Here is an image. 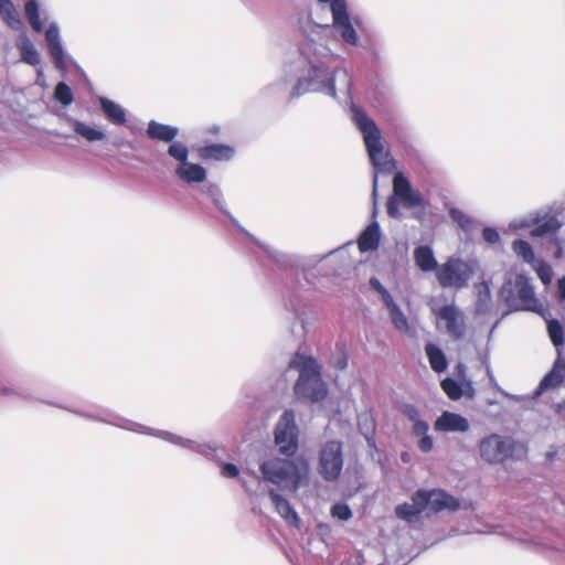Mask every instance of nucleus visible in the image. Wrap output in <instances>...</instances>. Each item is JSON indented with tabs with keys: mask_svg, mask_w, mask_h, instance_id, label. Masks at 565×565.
I'll return each instance as SVG.
<instances>
[{
	"mask_svg": "<svg viewBox=\"0 0 565 565\" xmlns=\"http://www.w3.org/2000/svg\"><path fill=\"white\" fill-rule=\"evenodd\" d=\"M339 60L340 55L330 47L315 41L288 53L284 61L285 79L297 75L290 98L317 93L338 103H352L353 78L345 66L338 64Z\"/></svg>",
	"mask_w": 565,
	"mask_h": 565,
	"instance_id": "1",
	"label": "nucleus"
},
{
	"mask_svg": "<svg viewBox=\"0 0 565 565\" xmlns=\"http://www.w3.org/2000/svg\"><path fill=\"white\" fill-rule=\"evenodd\" d=\"M351 118L363 135L370 161L376 171L373 178V196L375 198L377 194V173L393 172L396 168V161L392 157L391 151L385 149L382 134L376 122L363 109L352 105Z\"/></svg>",
	"mask_w": 565,
	"mask_h": 565,
	"instance_id": "2",
	"label": "nucleus"
},
{
	"mask_svg": "<svg viewBox=\"0 0 565 565\" xmlns=\"http://www.w3.org/2000/svg\"><path fill=\"white\" fill-rule=\"evenodd\" d=\"M289 366L299 371L295 385V394L299 399L312 403L324 399L328 388L322 380L320 365L313 358L297 353Z\"/></svg>",
	"mask_w": 565,
	"mask_h": 565,
	"instance_id": "3",
	"label": "nucleus"
},
{
	"mask_svg": "<svg viewBox=\"0 0 565 565\" xmlns=\"http://www.w3.org/2000/svg\"><path fill=\"white\" fill-rule=\"evenodd\" d=\"M72 412L75 414H78L81 416H84L86 418L93 419V420H98V422L116 425L121 428L132 430V431H136L139 434H147V435L158 437V438L163 439V440H166L170 444H173L175 446H179V447L192 450L196 454H200L207 459H212L214 457V452L216 451V447L211 444H201L195 440L181 437L179 435H175V434L167 431V430L152 429V428L142 426L137 423H131L128 420H124V423H116L108 418H104V417H100L95 414L81 413L77 411H72Z\"/></svg>",
	"mask_w": 565,
	"mask_h": 565,
	"instance_id": "4",
	"label": "nucleus"
},
{
	"mask_svg": "<svg viewBox=\"0 0 565 565\" xmlns=\"http://www.w3.org/2000/svg\"><path fill=\"white\" fill-rule=\"evenodd\" d=\"M480 458L490 465H503L508 460H521L526 456L525 446L509 436L490 434L478 444Z\"/></svg>",
	"mask_w": 565,
	"mask_h": 565,
	"instance_id": "5",
	"label": "nucleus"
},
{
	"mask_svg": "<svg viewBox=\"0 0 565 565\" xmlns=\"http://www.w3.org/2000/svg\"><path fill=\"white\" fill-rule=\"evenodd\" d=\"M477 269L476 260H465L451 256L440 264L436 273V279L443 289L461 290L469 286Z\"/></svg>",
	"mask_w": 565,
	"mask_h": 565,
	"instance_id": "6",
	"label": "nucleus"
},
{
	"mask_svg": "<svg viewBox=\"0 0 565 565\" xmlns=\"http://www.w3.org/2000/svg\"><path fill=\"white\" fill-rule=\"evenodd\" d=\"M260 471L265 480L292 493L298 491L306 476L294 461L280 458L265 460L260 465Z\"/></svg>",
	"mask_w": 565,
	"mask_h": 565,
	"instance_id": "7",
	"label": "nucleus"
},
{
	"mask_svg": "<svg viewBox=\"0 0 565 565\" xmlns=\"http://www.w3.org/2000/svg\"><path fill=\"white\" fill-rule=\"evenodd\" d=\"M547 331L553 345L555 347L557 356L553 363L551 371L542 379L536 395H541L544 391L559 387L565 381V359L563 358L564 347V329L559 321L551 320L547 323Z\"/></svg>",
	"mask_w": 565,
	"mask_h": 565,
	"instance_id": "8",
	"label": "nucleus"
},
{
	"mask_svg": "<svg viewBox=\"0 0 565 565\" xmlns=\"http://www.w3.org/2000/svg\"><path fill=\"white\" fill-rule=\"evenodd\" d=\"M344 465L343 443L328 440L321 445L318 455L317 471L326 482H337Z\"/></svg>",
	"mask_w": 565,
	"mask_h": 565,
	"instance_id": "9",
	"label": "nucleus"
},
{
	"mask_svg": "<svg viewBox=\"0 0 565 565\" xmlns=\"http://www.w3.org/2000/svg\"><path fill=\"white\" fill-rule=\"evenodd\" d=\"M321 3L330 2V10L332 14V23L326 24V30L333 29L340 36L345 45L360 46L361 38L353 25L352 19L348 11L345 0H318Z\"/></svg>",
	"mask_w": 565,
	"mask_h": 565,
	"instance_id": "10",
	"label": "nucleus"
},
{
	"mask_svg": "<svg viewBox=\"0 0 565 565\" xmlns=\"http://www.w3.org/2000/svg\"><path fill=\"white\" fill-rule=\"evenodd\" d=\"M167 153L178 161L174 173L182 182L194 185L203 183L206 180V169L199 163L189 161L190 152L186 145L183 142H173L168 147Z\"/></svg>",
	"mask_w": 565,
	"mask_h": 565,
	"instance_id": "11",
	"label": "nucleus"
},
{
	"mask_svg": "<svg viewBox=\"0 0 565 565\" xmlns=\"http://www.w3.org/2000/svg\"><path fill=\"white\" fill-rule=\"evenodd\" d=\"M298 433L299 429L294 411H285L275 428V443L280 454L294 456L297 452Z\"/></svg>",
	"mask_w": 565,
	"mask_h": 565,
	"instance_id": "12",
	"label": "nucleus"
},
{
	"mask_svg": "<svg viewBox=\"0 0 565 565\" xmlns=\"http://www.w3.org/2000/svg\"><path fill=\"white\" fill-rule=\"evenodd\" d=\"M563 226V220L550 207L536 210V220L534 227L530 231V237L533 239L547 241L551 245Z\"/></svg>",
	"mask_w": 565,
	"mask_h": 565,
	"instance_id": "13",
	"label": "nucleus"
},
{
	"mask_svg": "<svg viewBox=\"0 0 565 565\" xmlns=\"http://www.w3.org/2000/svg\"><path fill=\"white\" fill-rule=\"evenodd\" d=\"M507 291V287L503 288V292ZM516 294L520 305L519 309L537 311L540 307L539 299L535 296L534 287L531 279L523 275L518 274L514 280V288L508 290L505 300L510 306H513V294Z\"/></svg>",
	"mask_w": 565,
	"mask_h": 565,
	"instance_id": "14",
	"label": "nucleus"
},
{
	"mask_svg": "<svg viewBox=\"0 0 565 565\" xmlns=\"http://www.w3.org/2000/svg\"><path fill=\"white\" fill-rule=\"evenodd\" d=\"M252 241H254L266 254L267 256L277 264V266L281 269H291V268H299L301 267L305 269L307 266L311 264H317L318 262H321L326 256H322L320 258H308V259H301L297 255L286 254L282 253L273 246L262 243L257 241L252 234L248 232H244Z\"/></svg>",
	"mask_w": 565,
	"mask_h": 565,
	"instance_id": "15",
	"label": "nucleus"
},
{
	"mask_svg": "<svg viewBox=\"0 0 565 565\" xmlns=\"http://www.w3.org/2000/svg\"><path fill=\"white\" fill-rule=\"evenodd\" d=\"M437 318L445 323L446 332L454 340H461L466 334L463 313L454 305H446L438 309Z\"/></svg>",
	"mask_w": 565,
	"mask_h": 565,
	"instance_id": "16",
	"label": "nucleus"
},
{
	"mask_svg": "<svg viewBox=\"0 0 565 565\" xmlns=\"http://www.w3.org/2000/svg\"><path fill=\"white\" fill-rule=\"evenodd\" d=\"M393 194L406 209L422 206L424 203L423 195L417 190L413 189L403 172H397L394 175Z\"/></svg>",
	"mask_w": 565,
	"mask_h": 565,
	"instance_id": "17",
	"label": "nucleus"
},
{
	"mask_svg": "<svg viewBox=\"0 0 565 565\" xmlns=\"http://www.w3.org/2000/svg\"><path fill=\"white\" fill-rule=\"evenodd\" d=\"M45 40L55 67L62 72H66V54L61 41L60 26L56 22H52L49 25L45 32Z\"/></svg>",
	"mask_w": 565,
	"mask_h": 565,
	"instance_id": "18",
	"label": "nucleus"
},
{
	"mask_svg": "<svg viewBox=\"0 0 565 565\" xmlns=\"http://www.w3.org/2000/svg\"><path fill=\"white\" fill-rule=\"evenodd\" d=\"M424 500L426 502V510L433 512H440L444 510L457 511L460 508V502L455 497L448 494L444 490H424Z\"/></svg>",
	"mask_w": 565,
	"mask_h": 565,
	"instance_id": "19",
	"label": "nucleus"
},
{
	"mask_svg": "<svg viewBox=\"0 0 565 565\" xmlns=\"http://www.w3.org/2000/svg\"><path fill=\"white\" fill-rule=\"evenodd\" d=\"M424 490H417L412 495L411 503L398 504L395 508V515L397 519L407 523H413L419 520L420 514L426 511V502L424 500Z\"/></svg>",
	"mask_w": 565,
	"mask_h": 565,
	"instance_id": "20",
	"label": "nucleus"
},
{
	"mask_svg": "<svg viewBox=\"0 0 565 565\" xmlns=\"http://www.w3.org/2000/svg\"><path fill=\"white\" fill-rule=\"evenodd\" d=\"M434 429L440 433H467L470 429V424L462 415L444 411L435 420Z\"/></svg>",
	"mask_w": 565,
	"mask_h": 565,
	"instance_id": "21",
	"label": "nucleus"
},
{
	"mask_svg": "<svg viewBox=\"0 0 565 565\" xmlns=\"http://www.w3.org/2000/svg\"><path fill=\"white\" fill-rule=\"evenodd\" d=\"M268 495L275 507L276 512L291 526L299 529L301 520L290 504V502L280 495L275 489L268 491Z\"/></svg>",
	"mask_w": 565,
	"mask_h": 565,
	"instance_id": "22",
	"label": "nucleus"
},
{
	"mask_svg": "<svg viewBox=\"0 0 565 565\" xmlns=\"http://www.w3.org/2000/svg\"><path fill=\"white\" fill-rule=\"evenodd\" d=\"M394 328L405 334L413 335L414 327L394 298L384 305Z\"/></svg>",
	"mask_w": 565,
	"mask_h": 565,
	"instance_id": "23",
	"label": "nucleus"
},
{
	"mask_svg": "<svg viewBox=\"0 0 565 565\" xmlns=\"http://www.w3.org/2000/svg\"><path fill=\"white\" fill-rule=\"evenodd\" d=\"M178 135V127L161 124L156 120H150L147 127V136L150 139L167 142L169 146L175 142L174 139Z\"/></svg>",
	"mask_w": 565,
	"mask_h": 565,
	"instance_id": "24",
	"label": "nucleus"
},
{
	"mask_svg": "<svg viewBox=\"0 0 565 565\" xmlns=\"http://www.w3.org/2000/svg\"><path fill=\"white\" fill-rule=\"evenodd\" d=\"M414 260L416 266L423 273L435 271L436 274L440 266L435 257L433 248L428 245H420L414 249Z\"/></svg>",
	"mask_w": 565,
	"mask_h": 565,
	"instance_id": "25",
	"label": "nucleus"
},
{
	"mask_svg": "<svg viewBox=\"0 0 565 565\" xmlns=\"http://www.w3.org/2000/svg\"><path fill=\"white\" fill-rule=\"evenodd\" d=\"M234 154L233 147L222 143H210L199 149V156L203 160L228 161Z\"/></svg>",
	"mask_w": 565,
	"mask_h": 565,
	"instance_id": "26",
	"label": "nucleus"
},
{
	"mask_svg": "<svg viewBox=\"0 0 565 565\" xmlns=\"http://www.w3.org/2000/svg\"><path fill=\"white\" fill-rule=\"evenodd\" d=\"M381 231L376 221L372 222L360 235L359 249L362 253L376 250L380 245Z\"/></svg>",
	"mask_w": 565,
	"mask_h": 565,
	"instance_id": "27",
	"label": "nucleus"
},
{
	"mask_svg": "<svg viewBox=\"0 0 565 565\" xmlns=\"http://www.w3.org/2000/svg\"><path fill=\"white\" fill-rule=\"evenodd\" d=\"M98 102L103 113L110 122L114 125H125L127 122L126 109L121 105L106 97H99Z\"/></svg>",
	"mask_w": 565,
	"mask_h": 565,
	"instance_id": "28",
	"label": "nucleus"
},
{
	"mask_svg": "<svg viewBox=\"0 0 565 565\" xmlns=\"http://www.w3.org/2000/svg\"><path fill=\"white\" fill-rule=\"evenodd\" d=\"M201 191L212 200V202L214 203L216 209H218L222 213L227 215L230 217V220L235 225H237L242 232H245V230L239 226L237 220L226 209L222 189L217 184H215V183L205 184L201 188Z\"/></svg>",
	"mask_w": 565,
	"mask_h": 565,
	"instance_id": "29",
	"label": "nucleus"
},
{
	"mask_svg": "<svg viewBox=\"0 0 565 565\" xmlns=\"http://www.w3.org/2000/svg\"><path fill=\"white\" fill-rule=\"evenodd\" d=\"M429 424L424 419L412 425L411 434L417 439L418 449L422 452H430L434 448V438L428 434Z\"/></svg>",
	"mask_w": 565,
	"mask_h": 565,
	"instance_id": "30",
	"label": "nucleus"
},
{
	"mask_svg": "<svg viewBox=\"0 0 565 565\" xmlns=\"http://www.w3.org/2000/svg\"><path fill=\"white\" fill-rule=\"evenodd\" d=\"M511 249L519 259L529 264L531 267L540 260L535 256L533 246L525 239H514Z\"/></svg>",
	"mask_w": 565,
	"mask_h": 565,
	"instance_id": "31",
	"label": "nucleus"
},
{
	"mask_svg": "<svg viewBox=\"0 0 565 565\" xmlns=\"http://www.w3.org/2000/svg\"><path fill=\"white\" fill-rule=\"evenodd\" d=\"M0 17L12 30L18 31L23 25L19 12L11 0H4L0 3Z\"/></svg>",
	"mask_w": 565,
	"mask_h": 565,
	"instance_id": "32",
	"label": "nucleus"
},
{
	"mask_svg": "<svg viewBox=\"0 0 565 565\" xmlns=\"http://www.w3.org/2000/svg\"><path fill=\"white\" fill-rule=\"evenodd\" d=\"M425 352L428 358L429 364L435 372L441 373L447 369L448 362L445 353L440 348H438L434 343H428L425 347Z\"/></svg>",
	"mask_w": 565,
	"mask_h": 565,
	"instance_id": "33",
	"label": "nucleus"
},
{
	"mask_svg": "<svg viewBox=\"0 0 565 565\" xmlns=\"http://www.w3.org/2000/svg\"><path fill=\"white\" fill-rule=\"evenodd\" d=\"M73 129L78 136L89 142L103 141L107 137L103 130L90 127L89 125L79 120H74Z\"/></svg>",
	"mask_w": 565,
	"mask_h": 565,
	"instance_id": "34",
	"label": "nucleus"
},
{
	"mask_svg": "<svg viewBox=\"0 0 565 565\" xmlns=\"http://www.w3.org/2000/svg\"><path fill=\"white\" fill-rule=\"evenodd\" d=\"M477 288L476 312L478 315L487 313L491 308V291L488 282H480Z\"/></svg>",
	"mask_w": 565,
	"mask_h": 565,
	"instance_id": "35",
	"label": "nucleus"
},
{
	"mask_svg": "<svg viewBox=\"0 0 565 565\" xmlns=\"http://www.w3.org/2000/svg\"><path fill=\"white\" fill-rule=\"evenodd\" d=\"M24 15L35 32L43 30V24L40 20V7L36 0H28L24 4Z\"/></svg>",
	"mask_w": 565,
	"mask_h": 565,
	"instance_id": "36",
	"label": "nucleus"
},
{
	"mask_svg": "<svg viewBox=\"0 0 565 565\" xmlns=\"http://www.w3.org/2000/svg\"><path fill=\"white\" fill-rule=\"evenodd\" d=\"M536 220V210L531 211L530 213L515 217L509 223V230L513 233L523 230H532L535 225Z\"/></svg>",
	"mask_w": 565,
	"mask_h": 565,
	"instance_id": "37",
	"label": "nucleus"
},
{
	"mask_svg": "<svg viewBox=\"0 0 565 565\" xmlns=\"http://www.w3.org/2000/svg\"><path fill=\"white\" fill-rule=\"evenodd\" d=\"M21 58L23 62L35 66L40 64L41 56L35 49L34 44L30 40H24L20 45Z\"/></svg>",
	"mask_w": 565,
	"mask_h": 565,
	"instance_id": "38",
	"label": "nucleus"
},
{
	"mask_svg": "<svg viewBox=\"0 0 565 565\" xmlns=\"http://www.w3.org/2000/svg\"><path fill=\"white\" fill-rule=\"evenodd\" d=\"M54 98L63 106H70L74 102L72 88L64 82H60L54 89Z\"/></svg>",
	"mask_w": 565,
	"mask_h": 565,
	"instance_id": "39",
	"label": "nucleus"
},
{
	"mask_svg": "<svg viewBox=\"0 0 565 565\" xmlns=\"http://www.w3.org/2000/svg\"><path fill=\"white\" fill-rule=\"evenodd\" d=\"M0 393L7 396H15L24 401L31 399V395L28 392L26 387L22 383L15 382L11 383L9 386L3 385L0 387Z\"/></svg>",
	"mask_w": 565,
	"mask_h": 565,
	"instance_id": "40",
	"label": "nucleus"
},
{
	"mask_svg": "<svg viewBox=\"0 0 565 565\" xmlns=\"http://www.w3.org/2000/svg\"><path fill=\"white\" fill-rule=\"evenodd\" d=\"M331 364L338 370H344L348 366V353L345 344L338 342L331 356Z\"/></svg>",
	"mask_w": 565,
	"mask_h": 565,
	"instance_id": "41",
	"label": "nucleus"
},
{
	"mask_svg": "<svg viewBox=\"0 0 565 565\" xmlns=\"http://www.w3.org/2000/svg\"><path fill=\"white\" fill-rule=\"evenodd\" d=\"M441 387L447 396L452 401L459 399L465 394L461 385L451 377L443 380Z\"/></svg>",
	"mask_w": 565,
	"mask_h": 565,
	"instance_id": "42",
	"label": "nucleus"
},
{
	"mask_svg": "<svg viewBox=\"0 0 565 565\" xmlns=\"http://www.w3.org/2000/svg\"><path fill=\"white\" fill-rule=\"evenodd\" d=\"M449 215L462 230L468 231L473 224V220L459 209H450Z\"/></svg>",
	"mask_w": 565,
	"mask_h": 565,
	"instance_id": "43",
	"label": "nucleus"
},
{
	"mask_svg": "<svg viewBox=\"0 0 565 565\" xmlns=\"http://www.w3.org/2000/svg\"><path fill=\"white\" fill-rule=\"evenodd\" d=\"M535 270L537 277L544 285H550L552 281V270L548 265H546L543 260H539L536 264L532 266Z\"/></svg>",
	"mask_w": 565,
	"mask_h": 565,
	"instance_id": "44",
	"label": "nucleus"
},
{
	"mask_svg": "<svg viewBox=\"0 0 565 565\" xmlns=\"http://www.w3.org/2000/svg\"><path fill=\"white\" fill-rule=\"evenodd\" d=\"M331 515L341 521H348L352 518V511L348 504L337 503L331 508Z\"/></svg>",
	"mask_w": 565,
	"mask_h": 565,
	"instance_id": "45",
	"label": "nucleus"
},
{
	"mask_svg": "<svg viewBox=\"0 0 565 565\" xmlns=\"http://www.w3.org/2000/svg\"><path fill=\"white\" fill-rule=\"evenodd\" d=\"M370 286L381 296L383 305L387 303L393 299L391 292L381 284V281L377 278L372 277L370 279Z\"/></svg>",
	"mask_w": 565,
	"mask_h": 565,
	"instance_id": "46",
	"label": "nucleus"
},
{
	"mask_svg": "<svg viewBox=\"0 0 565 565\" xmlns=\"http://www.w3.org/2000/svg\"><path fill=\"white\" fill-rule=\"evenodd\" d=\"M370 286L381 296L383 305L387 303L393 299L391 292L381 284V281L377 278L372 277L370 279Z\"/></svg>",
	"mask_w": 565,
	"mask_h": 565,
	"instance_id": "47",
	"label": "nucleus"
},
{
	"mask_svg": "<svg viewBox=\"0 0 565 565\" xmlns=\"http://www.w3.org/2000/svg\"><path fill=\"white\" fill-rule=\"evenodd\" d=\"M550 246L554 247V257L556 259L565 258V236H561L558 233Z\"/></svg>",
	"mask_w": 565,
	"mask_h": 565,
	"instance_id": "48",
	"label": "nucleus"
},
{
	"mask_svg": "<svg viewBox=\"0 0 565 565\" xmlns=\"http://www.w3.org/2000/svg\"><path fill=\"white\" fill-rule=\"evenodd\" d=\"M482 238L490 245L500 242V234L497 228L487 226L482 230Z\"/></svg>",
	"mask_w": 565,
	"mask_h": 565,
	"instance_id": "49",
	"label": "nucleus"
},
{
	"mask_svg": "<svg viewBox=\"0 0 565 565\" xmlns=\"http://www.w3.org/2000/svg\"><path fill=\"white\" fill-rule=\"evenodd\" d=\"M404 415L413 424L424 420L419 411L414 405H405L403 408Z\"/></svg>",
	"mask_w": 565,
	"mask_h": 565,
	"instance_id": "50",
	"label": "nucleus"
},
{
	"mask_svg": "<svg viewBox=\"0 0 565 565\" xmlns=\"http://www.w3.org/2000/svg\"><path fill=\"white\" fill-rule=\"evenodd\" d=\"M397 201H398L397 199H395L394 196H391L386 203L387 214L394 218L402 217V212L399 211Z\"/></svg>",
	"mask_w": 565,
	"mask_h": 565,
	"instance_id": "51",
	"label": "nucleus"
},
{
	"mask_svg": "<svg viewBox=\"0 0 565 565\" xmlns=\"http://www.w3.org/2000/svg\"><path fill=\"white\" fill-rule=\"evenodd\" d=\"M221 475L224 478H236L239 475V469L234 463H224L221 469Z\"/></svg>",
	"mask_w": 565,
	"mask_h": 565,
	"instance_id": "52",
	"label": "nucleus"
},
{
	"mask_svg": "<svg viewBox=\"0 0 565 565\" xmlns=\"http://www.w3.org/2000/svg\"><path fill=\"white\" fill-rule=\"evenodd\" d=\"M482 364L484 365L486 367V373H487V376L489 377V381L491 384H495V379H494V375L492 373V370H491V366H490V363H489V356L486 355L482 360Z\"/></svg>",
	"mask_w": 565,
	"mask_h": 565,
	"instance_id": "53",
	"label": "nucleus"
},
{
	"mask_svg": "<svg viewBox=\"0 0 565 565\" xmlns=\"http://www.w3.org/2000/svg\"><path fill=\"white\" fill-rule=\"evenodd\" d=\"M557 287L559 300H565V277L558 279Z\"/></svg>",
	"mask_w": 565,
	"mask_h": 565,
	"instance_id": "54",
	"label": "nucleus"
},
{
	"mask_svg": "<svg viewBox=\"0 0 565 565\" xmlns=\"http://www.w3.org/2000/svg\"><path fill=\"white\" fill-rule=\"evenodd\" d=\"M466 394H467L469 397H473V395H475V390H473V387H472V385H471L470 383L467 385V392H466Z\"/></svg>",
	"mask_w": 565,
	"mask_h": 565,
	"instance_id": "55",
	"label": "nucleus"
},
{
	"mask_svg": "<svg viewBox=\"0 0 565 565\" xmlns=\"http://www.w3.org/2000/svg\"><path fill=\"white\" fill-rule=\"evenodd\" d=\"M115 146H116V147L127 146V147H129V148H134L131 142H126V143H125L122 140H119V141H117V142H115Z\"/></svg>",
	"mask_w": 565,
	"mask_h": 565,
	"instance_id": "56",
	"label": "nucleus"
},
{
	"mask_svg": "<svg viewBox=\"0 0 565 565\" xmlns=\"http://www.w3.org/2000/svg\"><path fill=\"white\" fill-rule=\"evenodd\" d=\"M365 49L371 53L372 56L379 57L377 51L374 47L367 46Z\"/></svg>",
	"mask_w": 565,
	"mask_h": 565,
	"instance_id": "57",
	"label": "nucleus"
},
{
	"mask_svg": "<svg viewBox=\"0 0 565 565\" xmlns=\"http://www.w3.org/2000/svg\"><path fill=\"white\" fill-rule=\"evenodd\" d=\"M218 130H220V128H218V127H216V126H214L212 129H210V131H211L212 134H217V132H218Z\"/></svg>",
	"mask_w": 565,
	"mask_h": 565,
	"instance_id": "58",
	"label": "nucleus"
},
{
	"mask_svg": "<svg viewBox=\"0 0 565 565\" xmlns=\"http://www.w3.org/2000/svg\"><path fill=\"white\" fill-rule=\"evenodd\" d=\"M402 459H403V461H406L407 460V454H403L402 455Z\"/></svg>",
	"mask_w": 565,
	"mask_h": 565,
	"instance_id": "59",
	"label": "nucleus"
},
{
	"mask_svg": "<svg viewBox=\"0 0 565 565\" xmlns=\"http://www.w3.org/2000/svg\"><path fill=\"white\" fill-rule=\"evenodd\" d=\"M366 440H367V443L370 444V441L372 440V438L366 436Z\"/></svg>",
	"mask_w": 565,
	"mask_h": 565,
	"instance_id": "60",
	"label": "nucleus"
},
{
	"mask_svg": "<svg viewBox=\"0 0 565 565\" xmlns=\"http://www.w3.org/2000/svg\"><path fill=\"white\" fill-rule=\"evenodd\" d=\"M4 0H0V3L3 2Z\"/></svg>",
	"mask_w": 565,
	"mask_h": 565,
	"instance_id": "61",
	"label": "nucleus"
}]
</instances>
